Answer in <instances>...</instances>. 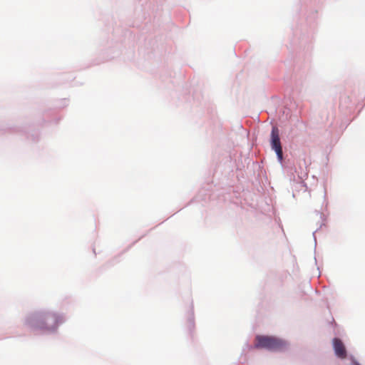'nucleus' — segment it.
Instances as JSON below:
<instances>
[{"mask_svg": "<svg viewBox=\"0 0 365 365\" xmlns=\"http://www.w3.org/2000/svg\"><path fill=\"white\" fill-rule=\"evenodd\" d=\"M63 317L54 313L40 314L33 317L29 323L35 329L53 330L63 322Z\"/></svg>", "mask_w": 365, "mask_h": 365, "instance_id": "obj_1", "label": "nucleus"}, {"mask_svg": "<svg viewBox=\"0 0 365 365\" xmlns=\"http://www.w3.org/2000/svg\"><path fill=\"white\" fill-rule=\"evenodd\" d=\"M286 341L266 335H257L255 339L254 348L257 349H264L272 351H282L287 349Z\"/></svg>", "mask_w": 365, "mask_h": 365, "instance_id": "obj_2", "label": "nucleus"}, {"mask_svg": "<svg viewBox=\"0 0 365 365\" xmlns=\"http://www.w3.org/2000/svg\"><path fill=\"white\" fill-rule=\"evenodd\" d=\"M271 146L275 150L279 161L282 160L283 153L279 139V130L277 127H273L271 133Z\"/></svg>", "mask_w": 365, "mask_h": 365, "instance_id": "obj_3", "label": "nucleus"}, {"mask_svg": "<svg viewBox=\"0 0 365 365\" xmlns=\"http://www.w3.org/2000/svg\"><path fill=\"white\" fill-rule=\"evenodd\" d=\"M333 347L338 357L344 359L346 356V348L341 339L334 338L333 339Z\"/></svg>", "mask_w": 365, "mask_h": 365, "instance_id": "obj_4", "label": "nucleus"}]
</instances>
